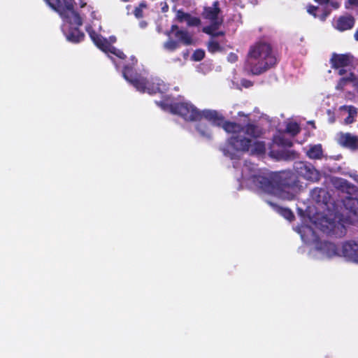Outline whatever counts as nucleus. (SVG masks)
<instances>
[{"instance_id":"f257e3e1","label":"nucleus","mask_w":358,"mask_h":358,"mask_svg":"<svg viewBox=\"0 0 358 358\" xmlns=\"http://www.w3.org/2000/svg\"><path fill=\"white\" fill-rule=\"evenodd\" d=\"M347 224L348 220L340 214L317 215L313 220H310L309 224L302 225L295 230L304 243L313 245L308 252L309 257L316 260H324L339 255V248L333 243L322 241L316 229L328 236L342 237L346 233Z\"/></svg>"},{"instance_id":"f03ea898","label":"nucleus","mask_w":358,"mask_h":358,"mask_svg":"<svg viewBox=\"0 0 358 358\" xmlns=\"http://www.w3.org/2000/svg\"><path fill=\"white\" fill-rule=\"evenodd\" d=\"M241 173L242 186L274 195L282 200L294 199L300 189L295 176L289 171L270 173L245 161Z\"/></svg>"},{"instance_id":"7ed1b4c3","label":"nucleus","mask_w":358,"mask_h":358,"mask_svg":"<svg viewBox=\"0 0 358 358\" xmlns=\"http://www.w3.org/2000/svg\"><path fill=\"white\" fill-rule=\"evenodd\" d=\"M222 127L226 132L231 134L226 145L222 148L223 154L231 160L240 159L242 154L250 149L257 154L265 152L264 143L257 140L262 131L257 125L248 124L243 127L235 122H227Z\"/></svg>"},{"instance_id":"20e7f679","label":"nucleus","mask_w":358,"mask_h":358,"mask_svg":"<svg viewBox=\"0 0 358 358\" xmlns=\"http://www.w3.org/2000/svg\"><path fill=\"white\" fill-rule=\"evenodd\" d=\"M46 3L54 10L57 12L63 20L62 27V31L67 41L72 43H79L83 40L85 34L79 30V27L83 24L84 10L86 9L90 15V22L93 26L96 24L94 20H99L96 12L91 5H87L85 0H78L76 5L79 7V11L73 8V0H45Z\"/></svg>"},{"instance_id":"39448f33","label":"nucleus","mask_w":358,"mask_h":358,"mask_svg":"<svg viewBox=\"0 0 358 358\" xmlns=\"http://www.w3.org/2000/svg\"><path fill=\"white\" fill-rule=\"evenodd\" d=\"M156 103L162 110L178 115L186 121H199L196 129L201 136L208 139L211 137L210 126L220 125L223 122L222 116L215 110L200 111L188 101H181L176 103L169 96H166L162 101H157Z\"/></svg>"},{"instance_id":"423d86ee","label":"nucleus","mask_w":358,"mask_h":358,"mask_svg":"<svg viewBox=\"0 0 358 358\" xmlns=\"http://www.w3.org/2000/svg\"><path fill=\"white\" fill-rule=\"evenodd\" d=\"M276 58L271 46L259 43L251 47L245 62V69L252 74L259 75L275 65Z\"/></svg>"},{"instance_id":"0eeeda50","label":"nucleus","mask_w":358,"mask_h":358,"mask_svg":"<svg viewBox=\"0 0 358 358\" xmlns=\"http://www.w3.org/2000/svg\"><path fill=\"white\" fill-rule=\"evenodd\" d=\"M122 76L126 80L141 92L163 93L168 89L167 85L159 78H152L150 81H148L144 74L134 73L132 66L130 65L124 66Z\"/></svg>"},{"instance_id":"6e6552de","label":"nucleus","mask_w":358,"mask_h":358,"mask_svg":"<svg viewBox=\"0 0 358 358\" xmlns=\"http://www.w3.org/2000/svg\"><path fill=\"white\" fill-rule=\"evenodd\" d=\"M86 31L94 43L108 55L115 65L116 69H118L121 63L116 62L112 57V55L120 59H123L125 55L121 50L112 45V43L116 41L115 36H110L109 39L104 38L93 29L92 24H87L86 26Z\"/></svg>"},{"instance_id":"1a4fd4ad","label":"nucleus","mask_w":358,"mask_h":358,"mask_svg":"<svg viewBox=\"0 0 358 358\" xmlns=\"http://www.w3.org/2000/svg\"><path fill=\"white\" fill-rule=\"evenodd\" d=\"M219 2L215 1L212 6L205 7L203 13V17L210 21V25L203 28V31L212 36H223L224 32L218 31L220 26L223 22L222 17L220 15Z\"/></svg>"},{"instance_id":"9d476101","label":"nucleus","mask_w":358,"mask_h":358,"mask_svg":"<svg viewBox=\"0 0 358 358\" xmlns=\"http://www.w3.org/2000/svg\"><path fill=\"white\" fill-rule=\"evenodd\" d=\"M294 169L296 173L307 180L317 181L320 179V173L315 167L307 162H296Z\"/></svg>"},{"instance_id":"9b49d317","label":"nucleus","mask_w":358,"mask_h":358,"mask_svg":"<svg viewBox=\"0 0 358 358\" xmlns=\"http://www.w3.org/2000/svg\"><path fill=\"white\" fill-rule=\"evenodd\" d=\"M338 248L340 254L337 256L342 255L350 261L358 263V243L346 242Z\"/></svg>"},{"instance_id":"f8f14e48","label":"nucleus","mask_w":358,"mask_h":358,"mask_svg":"<svg viewBox=\"0 0 358 358\" xmlns=\"http://www.w3.org/2000/svg\"><path fill=\"white\" fill-rule=\"evenodd\" d=\"M334 186L342 192L346 193L347 196H358V187L343 178H336Z\"/></svg>"},{"instance_id":"ddd939ff","label":"nucleus","mask_w":358,"mask_h":358,"mask_svg":"<svg viewBox=\"0 0 358 358\" xmlns=\"http://www.w3.org/2000/svg\"><path fill=\"white\" fill-rule=\"evenodd\" d=\"M338 143L352 150L358 149V136L350 133H340L337 137Z\"/></svg>"},{"instance_id":"4468645a","label":"nucleus","mask_w":358,"mask_h":358,"mask_svg":"<svg viewBox=\"0 0 358 358\" xmlns=\"http://www.w3.org/2000/svg\"><path fill=\"white\" fill-rule=\"evenodd\" d=\"M355 24V18L349 14H345L338 17L334 22L333 26L340 31L349 30Z\"/></svg>"},{"instance_id":"2eb2a0df","label":"nucleus","mask_w":358,"mask_h":358,"mask_svg":"<svg viewBox=\"0 0 358 358\" xmlns=\"http://www.w3.org/2000/svg\"><path fill=\"white\" fill-rule=\"evenodd\" d=\"M176 19L180 22H185L188 26H198L200 24V20L192 16L189 13H185L180 10L177 11Z\"/></svg>"},{"instance_id":"dca6fc26","label":"nucleus","mask_w":358,"mask_h":358,"mask_svg":"<svg viewBox=\"0 0 358 358\" xmlns=\"http://www.w3.org/2000/svg\"><path fill=\"white\" fill-rule=\"evenodd\" d=\"M310 197L316 203L327 204L329 201V194L323 188H315L310 192Z\"/></svg>"},{"instance_id":"f3484780","label":"nucleus","mask_w":358,"mask_h":358,"mask_svg":"<svg viewBox=\"0 0 358 358\" xmlns=\"http://www.w3.org/2000/svg\"><path fill=\"white\" fill-rule=\"evenodd\" d=\"M352 196H345L343 199V203L345 208L352 214L358 217V199Z\"/></svg>"},{"instance_id":"a211bd4d","label":"nucleus","mask_w":358,"mask_h":358,"mask_svg":"<svg viewBox=\"0 0 358 358\" xmlns=\"http://www.w3.org/2000/svg\"><path fill=\"white\" fill-rule=\"evenodd\" d=\"M171 31H175V36L184 44L190 45L192 43V36L187 31L178 30L176 25H173Z\"/></svg>"},{"instance_id":"6ab92c4d","label":"nucleus","mask_w":358,"mask_h":358,"mask_svg":"<svg viewBox=\"0 0 358 358\" xmlns=\"http://www.w3.org/2000/svg\"><path fill=\"white\" fill-rule=\"evenodd\" d=\"M307 11L309 14L315 17H318L322 21L325 20L330 13V10H323L321 8L315 6H308Z\"/></svg>"},{"instance_id":"aec40b11","label":"nucleus","mask_w":358,"mask_h":358,"mask_svg":"<svg viewBox=\"0 0 358 358\" xmlns=\"http://www.w3.org/2000/svg\"><path fill=\"white\" fill-rule=\"evenodd\" d=\"M343 112L348 113V116L344 119V123L349 124L355 121V117L357 115V109L352 106H343L340 108Z\"/></svg>"},{"instance_id":"412c9836","label":"nucleus","mask_w":358,"mask_h":358,"mask_svg":"<svg viewBox=\"0 0 358 358\" xmlns=\"http://www.w3.org/2000/svg\"><path fill=\"white\" fill-rule=\"evenodd\" d=\"M322 148L320 144L310 145L306 151V155L310 159H319L322 157Z\"/></svg>"},{"instance_id":"4be33fe9","label":"nucleus","mask_w":358,"mask_h":358,"mask_svg":"<svg viewBox=\"0 0 358 358\" xmlns=\"http://www.w3.org/2000/svg\"><path fill=\"white\" fill-rule=\"evenodd\" d=\"M268 203L271 206H273V208L275 209L278 213H279L282 216H283L287 220L291 221L294 218V215L290 210H289L287 208H284L280 207L271 201H269Z\"/></svg>"},{"instance_id":"5701e85b","label":"nucleus","mask_w":358,"mask_h":358,"mask_svg":"<svg viewBox=\"0 0 358 358\" xmlns=\"http://www.w3.org/2000/svg\"><path fill=\"white\" fill-rule=\"evenodd\" d=\"M300 131L299 124L295 122H289L287 124L286 131L292 136L296 135Z\"/></svg>"},{"instance_id":"b1692460","label":"nucleus","mask_w":358,"mask_h":358,"mask_svg":"<svg viewBox=\"0 0 358 358\" xmlns=\"http://www.w3.org/2000/svg\"><path fill=\"white\" fill-rule=\"evenodd\" d=\"M214 37V36H212ZM208 48L209 52L214 53L221 50V47L217 41H216L213 38L210 39L208 42Z\"/></svg>"},{"instance_id":"393cba45","label":"nucleus","mask_w":358,"mask_h":358,"mask_svg":"<svg viewBox=\"0 0 358 358\" xmlns=\"http://www.w3.org/2000/svg\"><path fill=\"white\" fill-rule=\"evenodd\" d=\"M164 47L166 50L173 51L178 47V43L175 41L169 40L164 43Z\"/></svg>"},{"instance_id":"a878e982","label":"nucleus","mask_w":358,"mask_h":358,"mask_svg":"<svg viewBox=\"0 0 358 358\" xmlns=\"http://www.w3.org/2000/svg\"><path fill=\"white\" fill-rule=\"evenodd\" d=\"M204 55H205V52L203 50H197L194 52V54L192 55V59L194 61H201L204 57Z\"/></svg>"},{"instance_id":"bb28decb","label":"nucleus","mask_w":358,"mask_h":358,"mask_svg":"<svg viewBox=\"0 0 358 358\" xmlns=\"http://www.w3.org/2000/svg\"><path fill=\"white\" fill-rule=\"evenodd\" d=\"M295 152L293 151H283L282 152L281 159L289 160L295 158Z\"/></svg>"},{"instance_id":"cd10ccee","label":"nucleus","mask_w":358,"mask_h":358,"mask_svg":"<svg viewBox=\"0 0 358 358\" xmlns=\"http://www.w3.org/2000/svg\"><path fill=\"white\" fill-rule=\"evenodd\" d=\"M227 59H228L229 62H230L231 63H234V62L237 61L238 57H237V55L236 54L231 52L228 55Z\"/></svg>"},{"instance_id":"c85d7f7f","label":"nucleus","mask_w":358,"mask_h":358,"mask_svg":"<svg viewBox=\"0 0 358 358\" xmlns=\"http://www.w3.org/2000/svg\"><path fill=\"white\" fill-rule=\"evenodd\" d=\"M278 143L287 147H291L292 145V143L289 140L284 141L282 138H280Z\"/></svg>"},{"instance_id":"c756f323","label":"nucleus","mask_w":358,"mask_h":358,"mask_svg":"<svg viewBox=\"0 0 358 358\" xmlns=\"http://www.w3.org/2000/svg\"><path fill=\"white\" fill-rule=\"evenodd\" d=\"M327 4H329L333 8L337 9L340 7L341 3L337 1H330Z\"/></svg>"},{"instance_id":"7c9ffc66","label":"nucleus","mask_w":358,"mask_h":358,"mask_svg":"<svg viewBox=\"0 0 358 358\" xmlns=\"http://www.w3.org/2000/svg\"><path fill=\"white\" fill-rule=\"evenodd\" d=\"M134 15L137 17V18H140L143 16V11L141 10V8H136L135 10H134Z\"/></svg>"},{"instance_id":"2f4dec72","label":"nucleus","mask_w":358,"mask_h":358,"mask_svg":"<svg viewBox=\"0 0 358 358\" xmlns=\"http://www.w3.org/2000/svg\"><path fill=\"white\" fill-rule=\"evenodd\" d=\"M241 83H242V85L245 87H249L252 86V83L247 80H243L241 81Z\"/></svg>"},{"instance_id":"473e14b6","label":"nucleus","mask_w":358,"mask_h":358,"mask_svg":"<svg viewBox=\"0 0 358 358\" xmlns=\"http://www.w3.org/2000/svg\"><path fill=\"white\" fill-rule=\"evenodd\" d=\"M347 3L350 6H358V0H347Z\"/></svg>"},{"instance_id":"72a5a7b5","label":"nucleus","mask_w":358,"mask_h":358,"mask_svg":"<svg viewBox=\"0 0 358 358\" xmlns=\"http://www.w3.org/2000/svg\"><path fill=\"white\" fill-rule=\"evenodd\" d=\"M139 27L142 29H144L147 27V22L144 20H142L139 22Z\"/></svg>"},{"instance_id":"f704fd0d","label":"nucleus","mask_w":358,"mask_h":358,"mask_svg":"<svg viewBox=\"0 0 358 358\" xmlns=\"http://www.w3.org/2000/svg\"><path fill=\"white\" fill-rule=\"evenodd\" d=\"M315 1L318 2L320 4H326L329 2V0H315Z\"/></svg>"},{"instance_id":"c9c22d12","label":"nucleus","mask_w":358,"mask_h":358,"mask_svg":"<svg viewBox=\"0 0 358 358\" xmlns=\"http://www.w3.org/2000/svg\"><path fill=\"white\" fill-rule=\"evenodd\" d=\"M87 13H89V12L85 9L84 10V15H80V16L83 17V21L84 20V19L87 20Z\"/></svg>"},{"instance_id":"e433bc0d","label":"nucleus","mask_w":358,"mask_h":358,"mask_svg":"<svg viewBox=\"0 0 358 358\" xmlns=\"http://www.w3.org/2000/svg\"><path fill=\"white\" fill-rule=\"evenodd\" d=\"M351 177L354 179L355 182L358 183V175L351 176Z\"/></svg>"},{"instance_id":"4c0bfd02","label":"nucleus","mask_w":358,"mask_h":358,"mask_svg":"<svg viewBox=\"0 0 358 358\" xmlns=\"http://www.w3.org/2000/svg\"><path fill=\"white\" fill-rule=\"evenodd\" d=\"M355 38L358 41V29L357 30V31L355 32Z\"/></svg>"},{"instance_id":"58836bf2","label":"nucleus","mask_w":358,"mask_h":358,"mask_svg":"<svg viewBox=\"0 0 358 358\" xmlns=\"http://www.w3.org/2000/svg\"><path fill=\"white\" fill-rule=\"evenodd\" d=\"M131 61H132V64H134V62H136L135 57H132Z\"/></svg>"},{"instance_id":"ea45409f","label":"nucleus","mask_w":358,"mask_h":358,"mask_svg":"<svg viewBox=\"0 0 358 358\" xmlns=\"http://www.w3.org/2000/svg\"><path fill=\"white\" fill-rule=\"evenodd\" d=\"M234 168H237V164H236V162H234Z\"/></svg>"},{"instance_id":"a19ab883","label":"nucleus","mask_w":358,"mask_h":358,"mask_svg":"<svg viewBox=\"0 0 358 358\" xmlns=\"http://www.w3.org/2000/svg\"><path fill=\"white\" fill-rule=\"evenodd\" d=\"M329 121H330L331 122H334V119L331 118Z\"/></svg>"},{"instance_id":"79ce46f5","label":"nucleus","mask_w":358,"mask_h":358,"mask_svg":"<svg viewBox=\"0 0 358 358\" xmlns=\"http://www.w3.org/2000/svg\"><path fill=\"white\" fill-rule=\"evenodd\" d=\"M98 29H101V26H100V24H98Z\"/></svg>"}]
</instances>
